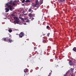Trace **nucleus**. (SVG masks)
Wrapping results in <instances>:
<instances>
[{"label": "nucleus", "mask_w": 76, "mask_h": 76, "mask_svg": "<svg viewBox=\"0 0 76 76\" xmlns=\"http://www.w3.org/2000/svg\"><path fill=\"white\" fill-rule=\"evenodd\" d=\"M52 72V71H51V72Z\"/></svg>", "instance_id": "33"}, {"label": "nucleus", "mask_w": 76, "mask_h": 76, "mask_svg": "<svg viewBox=\"0 0 76 76\" xmlns=\"http://www.w3.org/2000/svg\"><path fill=\"white\" fill-rule=\"evenodd\" d=\"M36 48H34V49H36Z\"/></svg>", "instance_id": "32"}, {"label": "nucleus", "mask_w": 76, "mask_h": 76, "mask_svg": "<svg viewBox=\"0 0 76 76\" xmlns=\"http://www.w3.org/2000/svg\"><path fill=\"white\" fill-rule=\"evenodd\" d=\"M73 50L74 51H76V48H74L73 49Z\"/></svg>", "instance_id": "18"}, {"label": "nucleus", "mask_w": 76, "mask_h": 76, "mask_svg": "<svg viewBox=\"0 0 76 76\" xmlns=\"http://www.w3.org/2000/svg\"><path fill=\"white\" fill-rule=\"evenodd\" d=\"M16 3H17L16 1H10L9 2H8V3H7V4H10L11 5H13V6H16Z\"/></svg>", "instance_id": "1"}, {"label": "nucleus", "mask_w": 76, "mask_h": 76, "mask_svg": "<svg viewBox=\"0 0 76 76\" xmlns=\"http://www.w3.org/2000/svg\"><path fill=\"white\" fill-rule=\"evenodd\" d=\"M28 12H33V10L31 9L30 8L28 10Z\"/></svg>", "instance_id": "11"}, {"label": "nucleus", "mask_w": 76, "mask_h": 76, "mask_svg": "<svg viewBox=\"0 0 76 76\" xmlns=\"http://www.w3.org/2000/svg\"><path fill=\"white\" fill-rule=\"evenodd\" d=\"M60 1L61 2H63V1H65V0H60Z\"/></svg>", "instance_id": "20"}, {"label": "nucleus", "mask_w": 76, "mask_h": 76, "mask_svg": "<svg viewBox=\"0 0 76 76\" xmlns=\"http://www.w3.org/2000/svg\"><path fill=\"white\" fill-rule=\"evenodd\" d=\"M43 35H42L41 36V37H42V36H43Z\"/></svg>", "instance_id": "29"}, {"label": "nucleus", "mask_w": 76, "mask_h": 76, "mask_svg": "<svg viewBox=\"0 0 76 76\" xmlns=\"http://www.w3.org/2000/svg\"><path fill=\"white\" fill-rule=\"evenodd\" d=\"M51 72L50 73L48 76H51Z\"/></svg>", "instance_id": "27"}, {"label": "nucleus", "mask_w": 76, "mask_h": 76, "mask_svg": "<svg viewBox=\"0 0 76 76\" xmlns=\"http://www.w3.org/2000/svg\"><path fill=\"white\" fill-rule=\"evenodd\" d=\"M14 22H16V23H19V20H15L14 21Z\"/></svg>", "instance_id": "10"}, {"label": "nucleus", "mask_w": 76, "mask_h": 76, "mask_svg": "<svg viewBox=\"0 0 76 76\" xmlns=\"http://www.w3.org/2000/svg\"><path fill=\"white\" fill-rule=\"evenodd\" d=\"M25 0H23V1H22V3H23L25 2Z\"/></svg>", "instance_id": "25"}, {"label": "nucleus", "mask_w": 76, "mask_h": 76, "mask_svg": "<svg viewBox=\"0 0 76 76\" xmlns=\"http://www.w3.org/2000/svg\"><path fill=\"white\" fill-rule=\"evenodd\" d=\"M69 64L70 66H72L73 65V63L72 62V60H70L69 61Z\"/></svg>", "instance_id": "7"}, {"label": "nucleus", "mask_w": 76, "mask_h": 76, "mask_svg": "<svg viewBox=\"0 0 76 76\" xmlns=\"http://www.w3.org/2000/svg\"><path fill=\"white\" fill-rule=\"evenodd\" d=\"M50 33H48L47 34L48 37L49 36V35H50Z\"/></svg>", "instance_id": "23"}, {"label": "nucleus", "mask_w": 76, "mask_h": 76, "mask_svg": "<svg viewBox=\"0 0 76 76\" xmlns=\"http://www.w3.org/2000/svg\"><path fill=\"white\" fill-rule=\"evenodd\" d=\"M19 18L21 19V20H23V18L21 17H19Z\"/></svg>", "instance_id": "21"}, {"label": "nucleus", "mask_w": 76, "mask_h": 76, "mask_svg": "<svg viewBox=\"0 0 76 76\" xmlns=\"http://www.w3.org/2000/svg\"><path fill=\"white\" fill-rule=\"evenodd\" d=\"M12 16H15V14H12Z\"/></svg>", "instance_id": "26"}, {"label": "nucleus", "mask_w": 76, "mask_h": 76, "mask_svg": "<svg viewBox=\"0 0 76 76\" xmlns=\"http://www.w3.org/2000/svg\"><path fill=\"white\" fill-rule=\"evenodd\" d=\"M74 48H76V47H74Z\"/></svg>", "instance_id": "35"}, {"label": "nucleus", "mask_w": 76, "mask_h": 76, "mask_svg": "<svg viewBox=\"0 0 76 76\" xmlns=\"http://www.w3.org/2000/svg\"><path fill=\"white\" fill-rule=\"evenodd\" d=\"M31 6H33V7H37V5L35 4H32Z\"/></svg>", "instance_id": "9"}, {"label": "nucleus", "mask_w": 76, "mask_h": 76, "mask_svg": "<svg viewBox=\"0 0 76 76\" xmlns=\"http://www.w3.org/2000/svg\"><path fill=\"white\" fill-rule=\"evenodd\" d=\"M26 22H27V23H28V22H29V20H26Z\"/></svg>", "instance_id": "22"}, {"label": "nucleus", "mask_w": 76, "mask_h": 76, "mask_svg": "<svg viewBox=\"0 0 76 76\" xmlns=\"http://www.w3.org/2000/svg\"><path fill=\"white\" fill-rule=\"evenodd\" d=\"M9 32H12V30L11 29H10L9 30Z\"/></svg>", "instance_id": "17"}, {"label": "nucleus", "mask_w": 76, "mask_h": 76, "mask_svg": "<svg viewBox=\"0 0 76 76\" xmlns=\"http://www.w3.org/2000/svg\"><path fill=\"white\" fill-rule=\"evenodd\" d=\"M33 19H34V18H33L32 19H31V20H33Z\"/></svg>", "instance_id": "28"}, {"label": "nucleus", "mask_w": 76, "mask_h": 76, "mask_svg": "<svg viewBox=\"0 0 76 76\" xmlns=\"http://www.w3.org/2000/svg\"><path fill=\"white\" fill-rule=\"evenodd\" d=\"M46 29L50 30V27L49 26H47L46 27Z\"/></svg>", "instance_id": "13"}, {"label": "nucleus", "mask_w": 76, "mask_h": 76, "mask_svg": "<svg viewBox=\"0 0 76 76\" xmlns=\"http://www.w3.org/2000/svg\"><path fill=\"white\" fill-rule=\"evenodd\" d=\"M43 42H44V43H45V42H46V41H45V40H43Z\"/></svg>", "instance_id": "24"}, {"label": "nucleus", "mask_w": 76, "mask_h": 76, "mask_svg": "<svg viewBox=\"0 0 76 76\" xmlns=\"http://www.w3.org/2000/svg\"><path fill=\"white\" fill-rule=\"evenodd\" d=\"M43 38H44V37H43Z\"/></svg>", "instance_id": "34"}, {"label": "nucleus", "mask_w": 76, "mask_h": 76, "mask_svg": "<svg viewBox=\"0 0 76 76\" xmlns=\"http://www.w3.org/2000/svg\"><path fill=\"white\" fill-rule=\"evenodd\" d=\"M6 6H7L8 8H10V10L11 11L13 10V5L12 6L11 5H9L8 4H6Z\"/></svg>", "instance_id": "3"}, {"label": "nucleus", "mask_w": 76, "mask_h": 76, "mask_svg": "<svg viewBox=\"0 0 76 76\" xmlns=\"http://www.w3.org/2000/svg\"><path fill=\"white\" fill-rule=\"evenodd\" d=\"M13 18L14 19H15V20H18V18L17 17H14Z\"/></svg>", "instance_id": "12"}, {"label": "nucleus", "mask_w": 76, "mask_h": 76, "mask_svg": "<svg viewBox=\"0 0 76 76\" xmlns=\"http://www.w3.org/2000/svg\"><path fill=\"white\" fill-rule=\"evenodd\" d=\"M24 72L25 73H26L27 72V69H26L24 70Z\"/></svg>", "instance_id": "16"}, {"label": "nucleus", "mask_w": 76, "mask_h": 76, "mask_svg": "<svg viewBox=\"0 0 76 76\" xmlns=\"http://www.w3.org/2000/svg\"><path fill=\"white\" fill-rule=\"evenodd\" d=\"M3 39L4 40V41H7V42H12V40L9 38V37H7L6 38H4Z\"/></svg>", "instance_id": "2"}, {"label": "nucleus", "mask_w": 76, "mask_h": 76, "mask_svg": "<svg viewBox=\"0 0 76 76\" xmlns=\"http://www.w3.org/2000/svg\"><path fill=\"white\" fill-rule=\"evenodd\" d=\"M26 3H29V2H31V1H29V0H26L25 1Z\"/></svg>", "instance_id": "14"}, {"label": "nucleus", "mask_w": 76, "mask_h": 76, "mask_svg": "<svg viewBox=\"0 0 76 76\" xmlns=\"http://www.w3.org/2000/svg\"><path fill=\"white\" fill-rule=\"evenodd\" d=\"M35 3H36V4L37 5V6H38V5H39V2L38 1V0H37L35 1Z\"/></svg>", "instance_id": "6"}, {"label": "nucleus", "mask_w": 76, "mask_h": 76, "mask_svg": "<svg viewBox=\"0 0 76 76\" xmlns=\"http://www.w3.org/2000/svg\"><path fill=\"white\" fill-rule=\"evenodd\" d=\"M23 36V33L22 32H21L19 34V37L20 38H22V37Z\"/></svg>", "instance_id": "4"}, {"label": "nucleus", "mask_w": 76, "mask_h": 76, "mask_svg": "<svg viewBox=\"0 0 76 76\" xmlns=\"http://www.w3.org/2000/svg\"><path fill=\"white\" fill-rule=\"evenodd\" d=\"M16 35H19V34H16Z\"/></svg>", "instance_id": "31"}, {"label": "nucleus", "mask_w": 76, "mask_h": 76, "mask_svg": "<svg viewBox=\"0 0 76 76\" xmlns=\"http://www.w3.org/2000/svg\"><path fill=\"white\" fill-rule=\"evenodd\" d=\"M5 10H6L5 12H8L9 11V9L8 8H6L5 9Z\"/></svg>", "instance_id": "8"}, {"label": "nucleus", "mask_w": 76, "mask_h": 76, "mask_svg": "<svg viewBox=\"0 0 76 76\" xmlns=\"http://www.w3.org/2000/svg\"><path fill=\"white\" fill-rule=\"evenodd\" d=\"M70 70L72 72H73V71L74 70V69L72 68H71Z\"/></svg>", "instance_id": "19"}, {"label": "nucleus", "mask_w": 76, "mask_h": 76, "mask_svg": "<svg viewBox=\"0 0 76 76\" xmlns=\"http://www.w3.org/2000/svg\"><path fill=\"white\" fill-rule=\"evenodd\" d=\"M28 16L30 17H32V16H35V14H31V13H29L28 14Z\"/></svg>", "instance_id": "5"}, {"label": "nucleus", "mask_w": 76, "mask_h": 76, "mask_svg": "<svg viewBox=\"0 0 76 76\" xmlns=\"http://www.w3.org/2000/svg\"><path fill=\"white\" fill-rule=\"evenodd\" d=\"M50 48V47H49V46H48V48Z\"/></svg>", "instance_id": "30"}, {"label": "nucleus", "mask_w": 76, "mask_h": 76, "mask_svg": "<svg viewBox=\"0 0 76 76\" xmlns=\"http://www.w3.org/2000/svg\"><path fill=\"white\" fill-rule=\"evenodd\" d=\"M42 3H43V1H42L41 0L40 1L39 3H40L41 4H42Z\"/></svg>", "instance_id": "15"}]
</instances>
